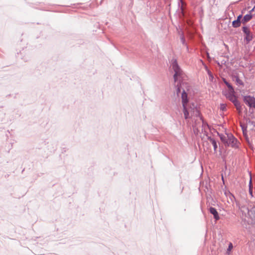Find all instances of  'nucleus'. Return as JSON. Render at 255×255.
I'll return each instance as SVG.
<instances>
[{"label": "nucleus", "instance_id": "f257e3e1", "mask_svg": "<svg viewBox=\"0 0 255 255\" xmlns=\"http://www.w3.org/2000/svg\"><path fill=\"white\" fill-rule=\"evenodd\" d=\"M181 100L183 113L186 120L192 118L193 116H199V112L194 104L189 102L187 94L184 90L182 93Z\"/></svg>", "mask_w": 255, "mask_h": 255}, {"label": "nucleus", "instance_id": "f03ea898", "mask_svg": "<svg viewBox=\"0 0 255 255\" xmlns=\"http://www.w3.org/2000/svg\"><path fill=\"white\" fill-rule=\"evenodd\" d=\"M223 93L228 100L234 103L237 110L240 112L242 110V107L240 102L237 100V98L235 95V92L233 87H231V88H229L228 90L227 91H224Z\"/></svg>", "mask_w": 255, "mask_h": 255}, {"label": "nucleus", "instance_id": "7ed1b4c3", "mask_svg": "<svg viewBox=\"0 0 255 255\" xmlns=\"http://www.w3.org/2000/svg\"><path fill=\"white\" fill-rule=\"evenodd\" d=\"M172 68L175 72V74L174 75V79L175 82H176L178 80L179 77L180 76L182 71L178 66L176 60L174 61L172 63Z\"/></svg>", "mask_w": 255, "mask_h": 255}, {"label": "nucleus", "instance_id": "20e7f679", "mask_svg": "<svg viewBox=\"0 0 255 255\" xmlns=\"http://www.w3.org/2000/svg\"><path fill=\"white\" fill-rule=\"evenodd\" d=\"M244 102L250 107L255 108V98L251 96H245L244 97Z\"/></svg>", "mask_w": 255, "mask_h": 255}, {"label": "nucleus", "instance_id": "39448f33", "mask_svg": "<svg viewBox=\"0 0 255 255\" xmlns=\"http://www.w3.org/2000/svg\"><path fill=\"white\" fill-rule=\"evenodd\" d=\"M210 212L212 214L214 215V217L216 220H218L220 219L218 213L215 208L211 207L210 208Z\"/></svg>", "mask_w": 255, "mask_h": 255}, {"label": "nucleus", "instance_id": "423d86ee", "mask_svg": "<svg viewBox=\"0 0 255 255\" xmlns=\"http://www.w3.org/2000/svg\"><path fill=\"white\" fill-rule=\"evenodd\" d=\"M233 80H235L236 84L238 85L244 86V82L239 78L238 75H234L233 76Z\"/></svg>", "mask_w": 255, "mask_h": 255}, {"label": "nucleus", "instance_id": "0eeeda50", "mask_svg": "<svg viewBox=\"0 0 255 255\" xmlns=\"http://www.w3.org/2000/svg\"><path fill=\"white\" fill-rule=\"evenodd\" d=\"M252 18V15L251 14H246L244 16L243 19H242V22L245 23L249 20H250Z\"/></svg>", "mask_w": 255, "mask_h": 255}, {"label": "nucleus", "instance_id": "6e6552de", "mask_svg": "<svg viewBox=\"0 0 255 255\" xmlns=\"http://www.w3.org/2000/svg\"><path fill=\"white\" fill-rule=\"evenodd\" d=\"M209 140H210V142H211V143L212 144L213 146H214V150L216 151L217 148V144L216 141H215V139L211 138H210L209 139Z\"/></svg>", "mask_w": 255, "mask_h": 255}, {"label": "nucleus", "instance_id": "1a4fd4ad", "mask_svg": "<svg viewBox=\"0 0 255 255\" xmlns=\"http://www.w3.org/2000/svg\"><path fill=\"white\" fill-rule=\"evenodd\" d=\"M233 26L234 27H238L241 25V21H239L237 20H234L232 22Z\"/></svg>", "mask_w": 255, "mask_h": 255}, {"label": "nucleus", "instance_id": "9d476101", "mask_svg": "<svg viewBox=\"0 0 255 255\" xmlns=\"http://www.w3.org/2000/svg\"><path fill=\"white\" fill-rule=\"evenodd\" d=\"M253 184L252 183V178H251L250 180V183H249V192L252 197H253Z\"/></svg>", "mask_w": 255, "mask_h": 255}, {"label": "nucleus", "instance_id": "9b49d317", "mask_svg": "<svg viewBox=\"0 0 255 255\" xmlns=\"http://www.w3.org/2000/svg\"><path fill=\"white\" fill-rule=\"evenodd\" d=\"M229 138V141H227V143L230 145L231 144V140H232V142L234 143L235 142L237 141V140L232 135H229L228 136Z\"/></svg>", "mask_w": 255, "mask_h": 255}, {"label": "nucleus", "instance_id": "f8f14e48", "mask_svg": "<svg viewBox=\"0 0 255 255\" xmlns=\"http://www.w3.org/2000/svg\"><path fill=\"white\" fill-rule=\"evenodd\" d=\"M246 39L248 42H249L252 39V36L250 34V33H248L246 34Z\"/></svg>", "mask_w": 255, "mask_h": 255}, {"label": "nucleus", "instance_id": "ddd939ff", "mask_svg": "<svg viewBox=\"0 0 255 255\" xmlns=\"http://www.w3.org/2000/svg\"><path fill=\"white\" fill-rule=\"evenodd\" d=\"M233 247L232 244L231 243H230L229 245V247H228V248L227 251L228 254L230 253V251L232 250Z\"/></svg>", "mask_w": 255, "mask_h": 255}, {"label": "nucleus", "instance_id": "4468645a", "mask_svg": "<svg viewBox=\"0 0 255 255\" xmlns=\"http://www.w3.org/2000/svg\"><path fill=\"white\" fill-rule=\"evenodd\" d=\"M223 80L224 82V83L227 85V86L228 87V88H231V87H233L229 83H228L226 80L225 79V78H223Z\"/></svg>", "mask_w": 255, "mask_h": 255}, {"label": "nucleus", "instance_id": "2eb2a0df", "mask_svg": "<svg viewBox=\"0 0 255 255\" xmlns=\"http://www.w3.org/2000/svg\"><path fill=\"white\" fill-rule=\"evenodd\" d=\"M243 31L247 34L248 33H250L249 31L248 30V29L247 27H244L243 28Z\"/></svg>", "mask_w": 255, "mask_h": 255}, {"label": "nucleus", "instance_id": "dca6fc26", "mask_svg": "<svg viewBox=\"0 0 255 255\" xmlns=\"http://www.w3.org/2000/svg\"><path fill=\"white\" fill-rule=\"evenodd\" d=\"M242 15H240L238 16V18H237V20H239V21H241V19L242 18Z\"/></svg>", "mask_w": 255, "mask_h": 255}, {"label": "nucleus", "instance_id": "f3484780", "mask_svg": "<svg viewBox=\"0 0 255 255\" xmlns=\"http://www.w3.org/2000/svg\"><path fill=\"white\" fill-rule=\"evenodd\" d=\"M180 92V87H178L177 89V94Z\"/></svg>", "mask_w": 255, "mask_h": 255}]
</instances>
